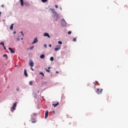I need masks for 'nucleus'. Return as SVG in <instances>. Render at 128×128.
I'll list each match as a JSON object with an SVG mask.
<instances>
[{"label": "nucleus", "mask_w": 128, "mask_h": 128, "mask_svg": "<svg viewBox=\"0 0 128 128\" xmlns=\"http://www.w3.org/2000/svg\"><path fill=\"white\" fill-rule=\"evenodd\" d=\"M0 44H1L2 46H4V42H0Z\"/></svg>", "instance_id": "a878e982"}, {"label": "nucleus", "mask_w": 128, "mask_h": 128, "mask_svg": "<svg viewBox=\"0 0 128 128\" xmlns=\"http://www.w3.org/2000/svg\"><path fill=\"white\" fill-rule=\"evenodd\" d=\"M50 10L52 11V14H56V12H54V9H52V8H50Z\"/></svg>", "instance_id": "ddd939ff"}, {"label": "nucleus", "mask_w": 128, "mask_h": 128, "mask_svg": "<svg viewBox=\"0 0 128 128\" xmlns=\"http://www.w3.org/2000/svg\"><path fill=\"white\" fill-rule=\"evenodd\" d=\"M38 42V38H35L34 39V40L33 42L32 43V44H36V42Z\"/></svg>", "instance_id": "6e6552de"}, {"label": "nucleus", "mask_w": 128, "mask_h": 128, "mask_svg": "<svg viewBox=\"0 0 128 128\" xmlns=\"http://www.w3.org/2000/svg\"><path fill=\"white\" fill-rule=\"evenodd\" d=\"M48 70H50V67H48Z\"/></svg>", "instance_id": "58836bf2"}, {"label": "nucleus", "mask_w": 128, "mask_h": 128, "mask_svg": "<svg viewBox=\"0 0 128 128\" xmlns=\"http://www.w3.org/2000/svg\"><path fill=\"white\" fill-rule=\"evenodd\" d=\"M98 82H96V84H98Z\"/></svg>", "instance_id": "c03bdc74"}, {"label": "nucleus", "mask_w": 128, "mask_h": 128, "mask_svg": "<svg viewBox=\"0 0 128 128\" xmlns=\"http://www.w3.org/2000/svg\"><path fill=\"white\" fill-rule=\"evenodd\" d=\"M32 124H34L36 122V120L34 119L33 118H32Z\"/></svg>", "instance_id": "9d476101"}, {"label": "nucleus", "mask_w": 128, "mask_h": 128, "mask_svg": "<svg viewBox=\"0 0 128 128\" xmlns=\"http://www.w3.org/2000/svg\"><path fill=\"white\" fill-rule=\"evenodd\" d=\"M13 28H14V24H11V26H10V30H12Z\"/></svg>", "instance_id": "4468645a"}, {"label": "nucleus", "mask_w": 128, "mask_h": 128, "mask_svg": "<svg viewBox=\"0 0 128 128\" xmlns=\"http://www.w3.org/2000/svg\"><path fill=\"white\" fill-rule=\"evenodd\" d=\"M20 32L22 33V36H24V34H22V32Z\"/></svg>", "instance_id": "2f4dec72"}, {"label": "nucleus", "mask_w": 128, "mask_h": 128, "mask_svg": "<svg viewBox=\"0 0 128 128\" xmlns=\"http://www.w3.org/2000/svg\"><path fill=\"white\" fill-rule=\"evenodd\" d=\"M48 116V110H46L45 112L44 118H46Z\"/></svg>", "instance_id": "39448f33"}, {"label": "nucleus", "mask_w": 128, "mask_h": 128, "mask_svg": "<svg viewBox=\"0 0 128 128\" xmlns=\"http://www.w3.org/2000/svg\"><path fill=\"white\" fill-rule=\"evenodd\" d=\"M62 22H64V24H62V23H61L62 26H66V20L64 18H62Z\"/></svg>", "instance_id": "7ed1b4c3"}, {"label": "nucleus", "mask_w": 128, "mask_h": 128, "mask_svg": "<svg viewBox=\"0 0 128 128\" xmlns=\"http://www.w3.org/2000/svg\"><path fill=\"white\" fill-rule=\"evenodd\" d=\"M4 50H6V48L4 46H3Z\"/></svg>", "instance_id": "473e14b6"}, {"label": "nucleus", "mask_w": 128, "mask_h": 128, "mask_svg": "<svg viewBox=\"0 0 128 128\" xmlns=\"http://www.w3.org/2000/svg\"><path fill=\"white\" fill-rule=\"evenodd\" d=\"M15 66H16V67L18 66V65H16Z\"/></svg>", "instance_id": "79ce46f5"}, {"label": "nucleus", "mask_w": 128, "mask_h": 128, "mask_svg": "<svg viewBox=\"0 0 128 128\" xmlns=\"http://www.w3.org/2000/svg\"><path fill=\"white\" fill-rule=\"evenodd\" d=\"M54 60V58L52 56L50 57V60L52 61V60Z\"/></svg>", "instance_id": "5701e85b"}, {"label": "nucleus", "mask_w": 128, "mask_h": 128, "mask_svg": "<svg viewBox=\"0 0 128 128\" xmlns=\"http://www.w3.org/2000/svg\"><path fill=\"white\" fill-rule=\"evenodd\" d=\"M58 44H62V42L61 41H58Z\"/></svg>", "instance_id": "aec40b11"}, {"label": "nucleus", "mask_w": 128, "mask_h": 128, "mask_svg": "<svg viewBox=\"0 0 128 128\" xmlns=\"http://www.w3.org/2000/svg\"><path fill=\"white\" fill-rule=\"evenodd\" d=\"M29 64H34V62H32V61H30Z\"/></svg>", "instance_id": "b1692460"}, {"label": "nucleus", "mask_w": 128, "mask_h": 128, "mask_svg": "<svg viewBox=\"0 0 128 128\" xmlns=\"http://www.w3.org/2000/svg\"><path fill=\"white\" fill-rule=\"evenodd\" d=\"M60 48H61L60 46H58V48H54V50L56 52H58V50H60Z\"/></svg>", "instance_id": "423d86ee"}, {"label": "nucleus", "mask_w": 128, "mask_h": 128, "mask_svg": "<svg viewBox=\"0 0 128 128\" xmlns=\"http://www.w3.org/2000/svg\"><path fill=\"white\" fill-rule=\"evenodd\" d=\"M16 42H20V38H16Z\"/></svg>", "instance_id": "bb28decb"}, {"label": "nucleus", "mask_w": 128, "mask_h": 128, "mask_svg": "<svg viewBox=\"0 0 128 128\" xmlns=\"http://www.w3.org/2000/svg\"><path fill=\"white\" fill-rule=\"evenodd\" d=\"M40 58H44V54H42V55L40 56Z\"/></svg>", "instance_id": "2eb2a0df"}, {"label": "nucleus", "mask_w": 128, "mask_h": 128, "mask_svg": "<svg viewBox=\"0 0 128 128\" xmlns=\"http://www.w3.org/2000/svg\"><path fill=\"white\" fill-rule=\"evenodd\" d=\"M44 48H46V44H44Z\"/></svg>", "instance_id": "f704fd0d"}, {"label": "nucleus", "mask_w": 128, "mask_h": 128, "mask_svg": "<svg viewBox=\"0 0 128 128\" xmlns=\"http://www.w3.org/2000/svg\"><path fill=\"white\" fill-rule=\"evenodd\" d=\"M73 42H76V38H73Z\"/></svg>", "instance_id": "cd10ccee"}, {"label": "nucleus", "mask_w": 128, "mask_h": 128, "mask_svg": "<svg viewBox=\"0 0 128 128\" xmlns=\"http://www.w3.org/2000/svg\"><path fill=\"white\" fill-rule=\"evenodd\" d=\"M46 70L47 72H50V70H48L46 68Z\"/></svg>", "instance_id": "393cba45"}, {"label": "nucleus", "mask_w": 128, "mask_h": 128, "mask_svg": "<svg viewBox=\"0 0 128 128\" xmlns=\"http://www.w3.org/2000/svg\"><path fill=\"white\" fill-rule=\"evenodd\" d=\"M16 92H18V90H20V88H16Z\"/></svg>", "instance_id": "c85d7f7f"}, {"label": "nucleus", "mask_w": 128, "mask_h": 128, "mask_svg": "<svg viewBox=\"0 0 128 128\" xmlns=\"http://www.w3.org/2000/svg\"><path fill=\"white\" fill-rule=\"evenodd\" d=\"M4 58H8V55L6 54H4L3 55Z\"/></svg>", "instance_id": "dca6fc26"}, {"label": "nucleus", "mask_w": 128, "mask_h": 128, "mask_svg": "<svg viewBox=\"0 0 128 128\" xmlns=\"http://www.w3.org/2000/svg\"><path fill=\"white\" fill-rule=\"evenodd\" d=\"M21 40H24V38H22Z\"/></svg>", "instance_id": "a18cd8bd"}, {"label": "nucleus", "mask_w": 128, "mask_h": 128, "mask_svg": "<svg viewBox=\"0 0 128 128\" xmlns=\"http://www.w3.org/2000/svg\"><path fill=\"white\" fill-rule=\"evenodd\" d=\"M60 10H62V8H60Z\"/></svg>", "instance_id": "37998d69"}, {"label": "nucleus", "mask_w": 128, "mask_h": 128, "mask_svg": "<svg viewBox=\"0 0 128 128\" xmlns=\"http://www.w3.org/2000/svg\"><path fill=\"white\" fill-rule=\"evenodd\" d=\"M55 8H58V5H55Z\"/></svg>", "instance_id": "7c9ffc66"}, {"label": "nucleus", "mask_w": 128, "mask_h": 128, "mask_svg": "<svg viewBox=\"0 0 128 128\" xmlns=\"http://www.w3.org/2000/svg\"><path fill=\"white\" fill-rule=\"evenodd\" d=\"M2 8H4V5H2Z\"/></svg>", "instance_id": "ea45409f"}, {"label": "nucleus", "mask_w": 128, "mask_h": 128, "mask_svg": "<svg viewBox=\"0 0 128 128\" xmlns=\"http://www.w3.org/2000/svg\"><path fill=\"white\" fill-rule=\"evenodd\" d=\"M72 34V31H70L68 32V34Z\"/></svg>", "instance_id": "c756f323"}, {"label": "nucleus", "mask_w": 128, "mask_h": 128, "mask_svg": "<svg viewBox=\"0 0 128 128\" xmlns=\"http://www.w3.org/2000/svg\"><path fill=\"white\" fill-rule=\"evenodd\" d=\"M42 2H48V0H41Z\"/></svg>", "instance_id": "6ab92c4d"}, {"label": "nucleus", "mask_w": 128, "mask_h": 128, "mask_svg": "<svg viewBox=\"0 0 128 128\" xmlns=\"http://www.w3.org/2000/svg\"><path fill=\"white\" fill-rule=\"evenodd\" d=\"M56 74H58V71H56Z\"/></svg>", "instance_id": "4c0bfd02"}, {"label": "nucleus", "mask_w": 128, "mask_h": 128, "mask_svg": "<svg viewBox=\"0 0 128 128\" xmlns=\"http://www.w3.org/2000/svg\"><path fill=\"white\" fill-rule=\"evenodd\" d=\"M30 66H31V70H34V68H32V67L34 66V64H30Z\"/></svg>", "instance_id": "a211bd4d"}, {"label": "nucleus", "mask_w": 128, "mask_h": 128, "mask_svg": "<svg viewBox=\"0 0 128 128\" xmlns=\"http://www.w3.org/2000/svg\"><path fill=\"white\" fill-rule=\"evenodd\" d=\"M96 92L98 94H102V88H101L100 91L99 88H97Z\"/></svg>", "instance_id": "f03ea898"}, {"label": "nucleus", "mask_w": 128, "mask_h": 128, "mask_svg": "<svg viewBox=\"0 0 128 128\" xmlns=\"http://www.w3.org/2000/svg\"><path fill=\"white\" fill-rule=\"evenodd\" d=\"M50 48H52V44H49Z\"/></svg>", "instance_id": "c9c22d12"}, {"label": "nucleus", "mask_w": 128, "mask_h": 128, "mask_svg": "<svg viewBox=\"0 0 128 128\" xmlns=\"http://www.w3.org/2000/svg\"><path fill=\"white\" fill-rule=\"evenodd\" d=\"M16 104L17 102L14 103L13 106L11 108V112H14V110H16Z\"/></svg>", "instance_id": "f257e3e1"}, {"label": "nucleus", "mask_w": 128, "mask_h": 128, "mask_svg": "<svg viewBox=\"0 0 128 128\" xmlns=\"http://www.w3.org/2000/svg\"><path fill=\"white\" fill-rule=\"evenodd\" d=\"M58 104H59V103H58V102L56 104H52V106L54 108H56V106H58Z\"/></svg>", "instance_id": "1a4fd4ad"}, {"label": "nucleus", "mask_w": 128, "mask_h": 128, "mask_svg": "<svg viewBox=\"0 0 128 128\" xmlns=\"http://www.w3.org/2000/svg\"><path fill=\"white\" fill-rule=\"evenodd\" d=\"M52 112L53 114H56V111L53 110V111Z\"/></svg>", "instance_id": "72a5a7b5"}, {"label": "nucleus", "mask_w": 128, "mask_h": 128, "mask_svg": "<svg viewBox=\"0 0 128 128\" xmlns=\"http://www.w3.org/2000/svg\"><path fill=\"white\" fill-rule=\"evenodd\" d=\"M94 88H96V84H94Z\"/></svg>", "instance_id": "e433bc0d"}, {"label": "nucleus", "mask_w": 128, "mask_h": 128, "mask_svg": "<svg viewBox=\"0 0 128 128\" xmlns=\"http://www.w3.org/2000/svg\"><path fill=\"white\" fill-rule=\"evenodd\" d=\"M40 74H42L43 77H44V72H40Z\"/></svg>", "instance_id": "f3484780"}, {"label": "nucleus", "mask_w": 128, "mask_h": 128, "mask_svg": "<svg viewBox=\"0 0 128 128\" xmlns=\"http://www.w3.org/2000/svg\"><path fill=\"white\" fill-rule=\"evenodd\" d=\"M44 36H48V38H50V34H48V33L45 32L44 34Z\"/></svg>", "instance_id": "0eeeda50"}, {"label": "nucleus", "mask_w": 128, "mask_h": 128, "mask_svg": "<svg viewBox=\"0 0 128 128\" xmlns=\"http://www.w3.org/2000/svg\"><path fill=\"white\" fill-rule=\"evenodd\" d=\"M20 5L24 6V0H20Z\"/></svg>", "instance_id": "f8f14e48"}, {"label": "nucleus", "mask_w": 128, "mask_h": 128, "mask_svg": "<svg viewBox=\"0 0 128 128\" xmlns=\"http://www.w3.org/2000/svg\"><path fill=\"white\" fill-rule=\"evenodd\" d=\"M8 50L10 52L11 54H14V50L12 49V48H9Z\"/></svg>", "instance_id": "20e7f679"}, {"label": "nucleus", "mask_w": 128, "mask_h": 128, "mask_svg": "<svg viewBox=\"0 0 128 128\" xmlns=\"http://www.w3.org/2000/svg\"><path fill=\"white\" fill-rule=\"evenodd\" d=\"M34 48V46H32L30 48V50H32Z\"/></svg>", "instance_id": "412c9836"}, {"label": "nucleus", "mask_w": 128, "mask_h": 128, "mask_svg": "<svg viewBox=\"0 0 128 128\" xmlns=\"http://www.w3.org/2000/svg\"><path fill=\"white\" fill-rule=\"evenodd\" d=\"M62 24H64V22H62Z\"/></svg>", "instance_id": "a19ab883"}, {"label": "nucleus", "mask_w": 128, "mask_h": 128, "mask_svg": "<svg viewBox=\"0 0 128 128\" xmlns=\"http://www.w3.org/2000/svg\"><path fill=\"white\" fill-rule=\"evenodd\" d=\"M29 84H30V86H32V81L30 82Z\"/></svg>", "instance_id": "4be33fe9"}, {"label": "nucleus", "mask_w": 128, "mask_h": 128, "mask_svg": "<svg viewBox=\"0 0 128 128\" xmlns=\"http://www.w3.org/2000/svg\"><path fill=\"white\" fill-rule=\"evenodd\" d=\"M16 32H14V34H16Z\"/></svg>", "instance_id": "49530a36"}, {"label": "nucleus", "mask_w": 128, "mask_h": 128, "mask_svg": "<svg viewBox=\"0 0 128 128\" xmlns=\"http://www.w3.org/2000/svg\"><path fill=\"white\" fill-rule=\"evenodd\" d=\"M24 74L25 76H28V73L26 72V70H24Z\"/></svg>", "instance_id": "9b49d317"}]
</instances>
